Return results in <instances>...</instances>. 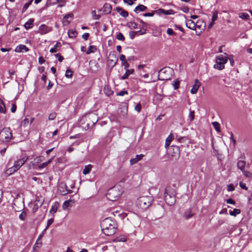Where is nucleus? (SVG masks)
Wrapping results in <instances>:
<instances>
[{
  "instance_id": "10",
  "label": "nucleus",
  "mask_w": 252,
  "mask_h": 252,
  "mask_svg": "<svg viewBox=\"0 0 252 252\" xmlns=\"http://www.w3.org/2000/svg\"><path fill=\"white\" fill-rule=\"evenodd\" d=\"M28 157H24L15 161L13 166L10 168L11 171L15 172L18 170L27 161Z\"/></svg>"
},
{
  "instance_id": "58",
  "label": "nucleus",
  "mask_w": 252,
  "mask_h": 252,
  "mask_svg": "<svg viewBox=\"0 0 252 252\" xmlns=\"http://www.w3.org/2000/svg\"><path fill=\"white\" fill-rule=\"evenodd\" d=\"M136 0H123L124 2L125 3H127L128 5H132L133 4V2Z\"/></svg>"
},
{
  "instance_id": "48",
  "label": "nucleus",
  "mask_w": 252,
  "mask_h": 252,
  "mask_svg": "<svg viewBox=\"0 0 252 252\" xmlns=\"http://www.w3.org/2000/svg\"><path fill=\"white\" fill-rule=\"evenodd\" d=\"M242 173L246 177L250 178L252 176V173L248 171H245V170H243Z\"/></svg>"
},
{
  "instance_id": "20",
  "label": "nucleus",
  "mask_w": 252,
  "mask_h": 252,
  "mask_svg": "<svg viewBox=\"0 0 252 252\" xmlns=\"http://www.w3.org/2000/svg\"><path fill=\"white\" fill-rule=\"evenodd\" d=\"M59 203L58 202H55L51 206V208L50 210V213L54 214L57 211L59 207Z\"/></svg>"
},
{
  "instance_id": "62",
  "label": "nucleus",
  "mask_w": 252,
  "mask_h": 252,
  "mask_svg": "<svg viewBox=\"0 0 252 252\" xmlns=\"http://www.w3.org/2000/svg\"><path fill=\"white\" fill-rule=\"evenodd\" d=\"M226 202L227 203V204H235V202L234 200H233L231 198H229V199H227L226 201Z\"/></svg>"
},
{
  "instance_id": "55",
  "label": "nucleus",
  "mask_w": 252,
  "mask_h": 252,
  "mask_svg": "<svg viewBox=\"0 0 252 252\" xmlns=\"http://www.w3.org/2000/svg\"><path fill=\"white\" fill-rule=\"evenodd\" d=\"M26 217V213L25 212H22V213L19 215V219L22 220H24Z\"/></svg>"
},
{
  "instance_id": "64",
  "label": "nucleus",
  "mask_w": 252,
  "mask_h": 252,
  "mask_svg": "<svg viewBox=\"0 0 252 252\" xmlns=\"http://www.w3.org/2000/svg\"><path fill=\"white\" fill-rule=\"evenodd\" d=\"M45 62V60L43 59L42 57H40L38 58V62L40 64H43Z\"/></svg>"
},
{
  "instance_id": "24",
  "label": "nucleus",
  "mask_w": 252,
  "mask_h": 252,
  "mask_svg": "<svg viewBox=\"0 0 252 252\" xmlns=\"http://www.w3.org/2000/svg\"><path fill=\"white\" fill-rule=\"evenodd\" d=\"M112 7L110 4L105 3L103 7V11L105 14L110 13L111 11Z\"/></svg>"
},
{
  "instance_id": "2",
  "label": "nucleus",
  "mask_w": 252,
  "mask_h": 252,
  "mask_svg": "<svg viewBox=\"0 0 252 252\" xmlns=\"http://www.w3.org/2000/svg\"><path fill=\"white\" fill-rule=\"evenodd\" d=\"M164 200L166 203L172 206L176 202V191L174 189L170 186L167 187L164 189Z\"/></svg>"
},
{
  "instance_id": "14",
  "label": "nucleus",
  "mask_w": 252,
  "mask_h": 252,
  "mask_svg": "<svg viewBox=\"0 0 252 252\" xmlns=\"http://www.w3.org/2000/svg\"><path fill=\"white\" fill-rule=\"evenodd\" d=\"M126 70L125 73L121 77L122 80H125L128 78V76L130 74H132L134 73V70L133 69H128V68L125 69Z\"/></svg>"
},
{
  "instance_id": "52",
  "label": "nucleus",
  "mask_w": 252,
  "mask_h": 252,
  "mask_svg": "<svg viewBox=\"0 0 252 252\" xmlns=\"http://www.w3.org/2000/svg\"><path fill=\"white\" fill-rule=\"evenodd\" d=\"M218 19V12L215 11L213 12V16L212 17V21L215 22Z\"/></svg>"
},
{
  "instance_id": "29",
  "label": "nucleus",
  "mask_w": 252,
  "mask_h": 252,
  "mask_svg": "<svg viewBox=\"0 0 252 252\" xmlns=\"http://www.w3.org/2000/svg\"><path fill=\"white\" fill-rule=\"evenodd\" d=\"M239 17L245 20H248L249 19L250 16L248 13L245 12H241L239 14Z\"/></svg>"
},
{
  "instance_id": "38",
  "label": "nucleus",
  "mask_w": 252,
  "mask_h": 252,
  "mask_svg": "<svg viewBox=\"0 0 252 252\" xmlns=\"http://www.w3.org/2000/svg\"><path fill=\"white\" fill-rule=\"evenodd\" d=\"M213 127L217 131H220V125L217 122H214L212 123Z\"/></svg>"
},
{
  "instance_id": "44",
  "label": "nucleus",
  "mask_w": 252,
  "mask_h": 252,
  "mask_svg": "<svg viewBox=\"0 0 252 252\" xmlns=\"http://www.w3.org/2000/svg\"><path fill=\"white\" fill-rule=\"evenodd\" d=\"M91 14H92L93 18L94 20H98L100 17V16L99 15L96 14L95 10L92 11Z\"/></svg>"
},
{
  "instance_id": "5",
  "label": "nucleus",
  "mask_w": 252,
  "mask_h": 252,
  "mask_svg": "<svg viewBox=\"0 0 252 252\" xmlns=\"http://www.w3.org/2000/svg\"><path fill=\"white\" fill-rule=\"evenodd\" d=\"M227 62V58L223 55L217 56L216 58V64L214 67L215 69L221 70L224 68V64Z\"/></svg>"
},
{
  "instance_id": "6",
  "label": "nucleus",
  "mask_w": 252,
  "mask_h": 252,
  "mask_svg": "<svg viewBox=\"0 0 252 252\" xmlns=\"http://www.w3.org/2000/svg\"><path fill=\"white\" fill-rule=\"evenodd\" d=\"M12 137V131L10 128L4 127L0 131V141L1 142H8Z\"/></svg>"
},
{
  "instance_id": "1",
  "label": "nucleus",
  "mask_w": 252,
  "mask_h": 252,
  "mask_svg": "<svg viewBox=\"0 0 252 252\" xmlns=\"http://www.w3.org/2000/svg\"><path fill=\"white\" fill-rule=\"evenodd\" d=\"M100 225L102 231L106 235L111 236L116 232L117 223L114 220L110 218L104 219L101 221Z\"/></svg>"
},
{
  "instance_id": "37",
  "label": "nucleus",
  "mask_w": 252,
  "mask_h": 252,
  "mask_svg": "<svg viewBox=\"0 0 252 252\" xmlns=\"http://www.w3.org/2000/svg\"><path fill=\"white\" fill-rule=\"evenodd\" d=\"M32 1L33 0H30L28 2L25 4L22 8V12H25L27 10L29 6L32 4Z\"/></svg>"
},
{
  "instance_id": "51",
  "label": "nucleus",
  "mask_w": 252,
  "mask_h": 252,
  "mask_svg": "<svg viewBox=\"0 0 252 252\" xmlns=\"http://www.w3.org/2000/svg\"><path fill=\"white\" fill-rule=\"evenodd\" d=\"M134 110L137 111V112H140L141 110V105L140 103H137L134 108Z\"/></svg>"
},
{
  "instance_id": "4",
  "label": "nucleus",
  "mask_w": 252,
  "mask_h": 252,
  "mask_svg": "<svg viewBox=\"0 0 252 252\" xmlns=\"http://www.w3.org/2000/svg\"><path fill=\"white\" fill-rule=\"evenodd\" d=\"M173 72L170 67H164L160 69L158 72V79L161 80H168Z\"/></svg>"
},
{
  "instance_id": "31",
  "label": "nucleus",
  "mask_w": 252,
  "mask_h": 252,
  "mask_svg": "<svg viewBox=\"0 0 252 252\" xmlns=\"http://www.w3.org/2000/svg\"><path fill=\"white\" fill-rule=\"evenodd\" d=\"M97 48L95 46L91 45L89 47L88 50L86 52L87 54L94 53L96 51Z\"/></svg>"
},
{
  "instance_id": "8",
  "label": "nucleus",
  "mask_w": 252,
  "mask_h": 252,
  "mask_svg": "<svg viewBox=\"0 0 252 252\" xmlns=\"http://www.w3.org/2000/svg\"><path fill=\"white\" fill-rule=\"evenodd\" d=\"M12 207L15 211L20 212L23 210L25 207L24 199L21 198L14 199Z\"/></svg>"
},
{
  "instance_id": "49",
  "label": "nucleus",
  "mask_w": 252,
  "mask_h": 252,
  "mask_svg": "<svg viewBox=\"0 0 252 252\" xmlns=\"http://www.w3.org/2000/svg\"><path fill=\"white\" fill-rule=\"evenodd\" d=\"M136 35H137V32H135L134 31H131L129 32V37L131 39H133Z\"/></svg>"
},
{
  "instance_id": "47",
  "label": "nucleus",
  "mask_w": 252,
  "mask_h": 252,
  "mask_svg": "<svg viewBox=\"0 0 252 252\" xmlns=\"http://www.w3.org/2000/svg\"><path fill=\"white\" fill-rule=\"evenodd\" d=\"M189 119L190 121L192 122L194 119V111H190L189 115Z\"/></svg>"
},
{
  "instance_id": "22",
  "label": "nucleus",
  "mask_w": 252,
  "mask_h": 252,
  "mask_svg": "<svg viewBox=\"0 0 252 252\" xmlns=\"http://www.w3.org/2000/svg\"><path fill=\"white\" fill-rule=\"evenodd\" d=\"M34 22V19L31 18L28 20L27 22L25 23L24 25V27L26 30H29L31 29L33 26V23Z\"/></svg>"
},
{
  "instance_id": "36",
  "label": "nucleus",
  "mask_w": 252,
  "mask_h": 252,
  "mask_svg": "<svg viewBox=\"0 0 252 252\" xmlns=\"http://www.w3.org/2000/svg\"><path fill=\"white\" fill-rule=\"evenodd\" d=\"M127 26L130 29H136L137 28V24L133 22H129L127 23Z\"/></svg>"
},
{
  "instance_id": "46",
  "label": "nucleus",
  "mask_w": 252,
  "mask_h": 252,
  "mask_svg": "<svg viewBox=\"0 0 252 252\" xmlns=\"http://www.w3.org/2000/svg\"><path fill=\"white\" fill-rule=\"evenodd\" d=\"M65 76L68 78H70L72 76V72L71 70L67 69L66 70Z\"/></svg>"
},
{
  "instance_id": "19",
  "label": "nucleus",
  "mask_w": 252,
  "mask_h": 252,
  "mask_svg": "<svg viewBox=\"0 0 252 252\" xmlns=\"http://www.w3.org/2000/svg\"><path fill=\"white\" fill-rule=\"evenodd\" d=\"M25 51V52H28L29 51L28 48L25 46V45H19L17 46L15 49V51L16 52H21Z\"/></svg>"
},
{
  "instance_id": "33",
  "label": "nucleus",
  "mask_w": 252,
  "mask_h": 252,
  "mask_svg": "<svg viewBox=\"0 0 252 252\" xmlns=\"http://www.w3.org/2000/svg\"><path fill=\"white\" fill-rule=\"evenodd\" d=\"M104 93L107 95L110 96L112 95L113 93L112 90H111L108 86H105L104 88Z\"/></svg>"
},
{
  "instance_id": "40",
  "label": "nucleus",
  "mask_w": 252,
  "mask_h": 252,
  "mask_svg": "<svg viewBox=\"0 0 252 252\" xmlns=\"http://www.w3.org/2000/svg\"><path fill=\"white\" fill-rule=\"evenodd\" d=\"M116 38L118 40L124 41L125 39V38L124 36L123 35V33L121 32H118L117 34Z\"/></svg>"
},
{
  "instance_id": "59",
  "label": "nucleus",
  "mask_w": 252,
  "mask_h": 252,
  "mask_svg": "<svg viewBox=\"0 0 252 252\" xmlns=\"http://www.w3.org/2000/svg\"><path fill=\"white\" fill-rule=\"evenodd\" d=\"M128 94L127 91H121L120 92H119L117 94V95H120V96H123L125 94Z\"/></svg>"
},
{
  "instance_id": "16",
  "label": "nucleus",
  "mask_w": 252,
  "mask_h": 252,
  "mask_svg": "<svg viewBox=\"0 0 252 252\" xmlns=\"http://www.w3.org/2000/svg\"><path fill=\"white\" fill-rule=\"evenodd\" d=\"M200 83L199 82V81L197 79L195 80L194 84L190 90V93L192 94H195L197 93L198 88L200 86Z\"/></svg>"
},
{
  "instance_id": "23",
  "label": "nucleus",
  "mask_w": 252,
  "mask_h": 252,
  "mask_svg": "<svg viewBox=\"0 0 252 252\" xmlns=\"http://www.w3.org/2000/svg\"><path fill=\"white\" fill-rule=\"evenodd\" d=\"M116 10L118 12L120 13V14L123 17H126L128 15V13L126 11L124 10L121 7H118L116 8Z\"/></svg>"
},
{
  "instance_id": "18",
  "label": "nucleus",
  "mask_w": 252,
  "mask_h": 252,
  "mask_svg": "<svg viewBox=\"0 0 252 252\" xmlns=\"http://www.w3.org/2000/svg\"><path fill=\"white\" fill-rule=\"evenodd\" d=\"M144 155H137L134 158H132L130 160V163L131 165L137 163L138 161L140 160L143 157H144Z\"/></svg>"
},
{
  "instance_id": "13",
  "label": "nucleus",
  "mask_w": 252,
  "mask_h": 252,
  "mask_svg": "<svg viewBox=\"0 0 252 252\" xmlns=\"http://www.w3.org/2000/svg\"><path fill=\"white\" fill-rule=\"evenodd\" d=\"M59 190L62 195H65L72 192L71 190L67 189L66 184L63 183H61L59 188Z\"/></svg>"
},
{
  "instance_id": "3",
  "label": "nucleus",
  "mask_w": 252,
  "mask_h": 252,
  "mask_svg": "<svg viewBox=\"0 0 252 252\" xmlns=\"http://www.w3.org/2000/svg\"><path fill=\"white\" fill-rule=\"evenodd\" d=\"M123 192L121 189L118 187L114 186L108 190L106 196L109 200L115 201L119 199Z\"/></svg>"
},
{
  "instance_id": "42",
  "label": "nucleus",
  "mask_w": 252,
  "mask_h": 252,
  "mask_svg": "<svg viewBox=\"0 0 252 252\" xmlns=\"http://www.w3.org/2000/svg\"><path fill=\"white\" fill-rule=\"evenodd\" d=\"M175 90H177L179 88L180 85V81L176 79L173 82L172 84Z\"/></svg>"
},
{
  "instance_id": "41",
  "label": "nucleus",
  "mask_w": 252,
  "mask_h": 252,
  "mask_svg": "<svg viewBox=\"0 0 252 252\" xmlns=\"http://www.w3.org/2000/svg\"><path fill=\"white\" fill-rule=\"evenodd\" d=\"M68 34L69 37L73 38L76 36V32L73 30H69L68 32Z\"/></svg>"
},
{
  "instance_id": "56",
  "label": "nucleus",
  "mask_w": 252,
  "mask_h": 252,
  "mask_svg": "<svg viewBox=\"0 0 252 252\" xmlns=\"http://www.w3.org/2000/svg\"><path fill=\"white\" fill-rule=\"evenodd\" d=\"M234 189H235V188L232 184H230L227 186V191H231L234 190Z\"/></svg>"
},
{
  "instance_id": "45",
  "label": "nucleus",
  "mask_w": 252,
  "mask_h": 252,
  "mask_svg": "<svg viewBox=\"0 0 252 252\" xmlns=\"http://www.w3.org/2000/svg\"><path fill=\"white\" fill-rule=\"evenodd\" d=\"M54 222V219L51 218L48 220L47 223V226L45 228V229L43 231V233L46 231V230L48 229V228L49 227L50 225H51L53 222Z\"/></svg>"
},
{
  "instance_id": "26",
  "label": "nucleus",
  "mask_w": 252,
  "mask_h": 252,
  "mask_svg": "<svg viewBox=\"0 0 252 252\" xmlns=\"http://www.w3.org/2000/svg\"><path fill=\"white\" fill-rule=\"evenodd\" d=\"M147 9V7L145 6V5H144L143 4H140L135 7V8L134 9V11L136 13H139V12H141V11H144L146 10Z\"/></svg>"
},
{
  "instance_id": "60",
  "label": "nucleus",
  "mask_w": 252,
  "mask_h": 252,
  "mask_svg": "<svg viewBox=\"0 0 252 252\" xmlns=\"http://www.w3.org/2000/svg\"><path fill=\"white\" fill-rule=\"evenodd\" d=\"M181 10L184 13H187L189 11V8L187 6H185L181 8Z\"/></svg>"
},
{
  "instance_id": "11",
  "label": "nucleus",
  "mask_w": 252,
  "mask_h": 252,
  "mask_svg": "<svg viewBox=\"0 0 252 252\" xmlns=\"http://www.w3.org/2000/svg\"><path fill=\"white\" fill-rule=\"evenodd\" d=\"M168 152L172 157H179L180 155L179 148L177 146L172 145L171 148H168Z\"/></svg>"
},
{
  "instance_id": "27",
  "label": "nucleus",
  "mask_w": 252,
  "mask_h": 252,
  "mask_svg": "<svg viewBox=\"0 0 252 252\" xmlns=\"http://www.w3.org/2000/svg\"><path fill=\"white\" fill-rule=\"evenodd\" d=\"M173 140V137L172 134H170L166 138L165 143V148L167 149L169 148V146L171 142Z\"/></svg>"
},
{
  "instance_id": "28",
  "label": "nucleus",
  "mask_w": 252,
  "mask_h": 252,
  "mask_svg": "<svg viewBox=\"0 0 252 252\" xmlns=\"http://www.w3.org/2000/svg\"><path fill=\"white\" fill-rule=\"evenodd\" d=\"M193 215V214L192 213L190 210H188L186 211L184 214V217L187 219L188 220L191 218Z\"/></svg>"
},
{
  "instance_id": "43",
  "label": "nucleus",
  "mask_w": 252,
  "mask_h": 252,
  "mask_svg": "<svg viewBox=\"0 0 252 252\" xmlns=\"http://www.w3.org/2000/svg\"><path fill=\"white\" fill-rule=\"evenodd\" d=\"M70 200H66L64 202L63 205V210H66L69 206H70Z\"/></svg>"
},
{
  "instance_id": "53",
  "label": "nucleus",
  "mask_w": 252,
  "mask_h": 252,
  "mask_svg": "<svg viewBox=\"0 0 252 252\" xmlns=\"http://www.w3.org/2000/svg\"><path fill=\"white\" fill-rule=\"evenodd\" d=\"M29 121L28 118H25L23 121H22L21 123V126L25 127L29 124Z\"/></svg>"
},
{
  "instance_id": "57",
  "label": "nucleus",
  "mask_w": 252,
  "mask_h": 252,
  "mask_svg": "<svg viewBox=\"0 0 252 252\" xmlns=\"http://www.w3.org/2000/svg\"><path fill=\"white\" fill-rule=\"evenodd\" d=\"M56 58H58L59 62H62L63 60V57L60 54L58 53L55 55Z\"/></svg>"
},
{
  "instance_id": "15",
  "label": "nucleus",
  "mask_w": 252,
  "mask_h": 252,
  "mask_svg": "<svg viewBox=\"0 0 252 252\" xmlns=\"http://www.w3.org/2000/svg\"><path fill=\"white\" fill-rule=\"evenodd\" d=\"M120 60L122 61V64L124 66V69H126L129 67V64L126 60V57L124 55H121L120 56Z\"/></svg>"
},
{
  "instance_id": "35",
  "label": "nucleus",
  "mask_w": 252,
  "mask_h": 252,
  "mask_svg": "<svg viewBox=\"0 0 252 252\" xmlns=\"http://www.w3.org/2000/svg\"><path fill=\"white\" fill-rule=\"evenodd\" d=\"M241 213L240 210L238 209H234L233 211H229V214L232 216H236L237 215Z\"/></svg>"
},
{
  "instance_id": "54",
  "label": "nucleus",
  "mask_w": 252,
  "mask_h": 252,
  "mask_svg": "<svg viewBox=\"0 0 252 252\" xmlns=\"http://www.w3.org/2000/svg\"><path fill=\"white\" fill-rule=\"evenodd\" d=\"M160 10L162 12V13L165 15L171 14L172 12V10H165L162 9H160Z\"/></svg>"
},
{
  "instance_id": "39",
  "label": "nucleus",
  "mask_w": 252,
  "mask_h": 252,
  "mask_svg": "<svg viewBox=\"0 0 252 252\" xmlns=\"http://www.w3.org/2000/svg\"><path fill=\"white\" fill-rule=\"evenodd\" d=\"M57 116V113L56 112H52L49 114L48 116V120L49 121L54 120Z\"/></svg>"
},
{
  "instance_id": "21",
  "label": "nucleus",
  "mask_w": 252,
  "mask_h": 252,
  "mask_svg": "<svg viewBox=\"0 0 252 252\" xmlns=\"http://www.w3.org/2000/svg\"><path fill=\"white\" fill-rule=\"evenodd\" d=\"M62 46V44L60 42H57L56 44L55 45L54 47L52 48L50 50V53H55L58 51H59Z\"/></svg>"
},
{
  "instance_id": "34",
  "label": "nucleus",
  "mask_w": 252,
  "mask_h": 252,
  "mask_svg": "<svg viewBox=\"0 0 252 252\" xmlns=\"http://www.w3.org/2000/svg\"><path fill=\"white\" fill-rule=\"evenodd\" d=\"M6 112V109L3 103V101L1 99H0V112L2 113H5Z\"/></svg>"
},
{
  "instance_id": "17",
  "label": "nucleus",
  "mask_w": 252,
  "mask_h": 252,
  "mask_svg": "<svg viewBox=\"0 0 252 252\" xmlns=\"http://www.w3.org/2000/svg\"><path fill=\"white\" fill-rule=\"evenodd\" d=\"M186 26L192 30H195L196 28V24L192 20L187 21Z\"/></svg>"
},
{
  "instance_id": "32",
  "label": "nucleus",
  "mask_w": 252,
  "mask_h": 252,
  "mask_svg": "<svg viewBox=\"0 0 252 252\" xmlns=\"http://www.w3.org/2000/svg\"><path fill=\"white\" fill-rule=\"evenodd\" d=\"M53 158H50L46 162L41 163V164H40L38 166V168H40V169L45 168L46 166H47L49 164H50L52 162Z\"/></svg>"
},
{
  "instance_id": "63",
  "label": "nucleus",
  "mask_w": 252,
  "mask_h": 252,
  "mask_svg": "<svg viewBox=\"0 0 252 252\" xmlns=\"http://www.w3.org/2000/svg\"><path fill=\"white\" fill-rule=\"evenodd\" d=\"M89 37V33H85L82 35V38L85 40H88V38Z\"/></svg>"
},
{
  "instance_id": "61",
  "label": "nucleus",
  "mask_w": 252,
  "mask_h": 252,
  "mask_svg": "<svg viewBox=\"0 0 252 252\" xmlns=\"http://www.w3.org/2000/svg\"><path fill=\"white\" fill-rule=\"evenodd\" d=\"M239 186L243 189H244L245 190L248 189V188L246 187V184L245 183H243V182H240Z\"/></svg>"
},
{
  "instance_id": "9",
  "label": "nucleus",
  "mask_w": 252,
  "mask_h": 252,
  "mask_svg": "<svg viewBox=\"0 0 252 252\" xmlns=\"http://www.w3.org/2000/svg\"><path fill=\"white\" fill-rule=\"evenodd\" d=\"M86 119L87 127L88 128H90L97 122L98 117L95 114L91 113L86 116Z\"/></svg>"
},
{
  "instance_id": "30",
  "label": "nucleus",
  "mask_w": 252,
  "mask_h": 252,
  "mask_svg": "<svg viewBox=\"0 0 252 252\" xmlns=\"http://www.w3.org/2000/svg\"><path fill=\"white\" fill-rule=\"evenodd\" d=\"M92 169V165L89 164L85 166L84 169L83 170V174L87 175L89 174Z\"/></svg>"
},
{
  "instance_id": "50",
  "label": "nucleus",
  "mask_w": 252,
  "mask_h": 252,
  "mask_svg": "<svg viewBox=\"0 0 252 252\" xmlns=\"http://www.w3.org/2000/svg\"><path fill=\"white\" fill-rule=\"evenodd\" d=\"M167 33L169 35H175L176 33L171 28H168L167 30Z\"/></svg>"
},
{
  "instance_id": "7",
  "label": "nucleus",
  "mask_w": 252,
  "mask_h": 252,
  "mask_svg": "<svg viewBox=\"0 0 252 252\" xmlns=\"http://www.w3.org/2000/svg\"><path fill=\"white\" fill-rule=\"evenodd\" d=\"M152 199L151 197L142 196L138 199L137 204L141 208L145 209L152 204Z\"/></svg>"
},
{
  "instance_id": "25",
  "label": "nucleus",
  "mask_w": 252,
  "mask_h": 252,
  "mask_svg": "<svg viewBox=\"0 0 252 252\" xmlns=\"http://www.w3.org/2000/svg\"><path fill=\"white\" fill-rule=\"evenodd\" d=\"M246 162L243 160H239L237 163V166L241 171L245 170Z\"/></svg>"
},
{
  "instance_id": "12",
  "label": "nucleus",
  "mask_w": 252,
  "mask_h": 252,
  "mask_svg": "<svg viewBox=\"0 0 252 252\" xmlns=\"http://www.w3.org/2000/svg\"><path fill=\"white\" fill-rule=\"evenodd\" d=\"M52 31V28L45 24L41 25L38 29V32L40 34H46Z\"/></svg>"
}]
</instances>
